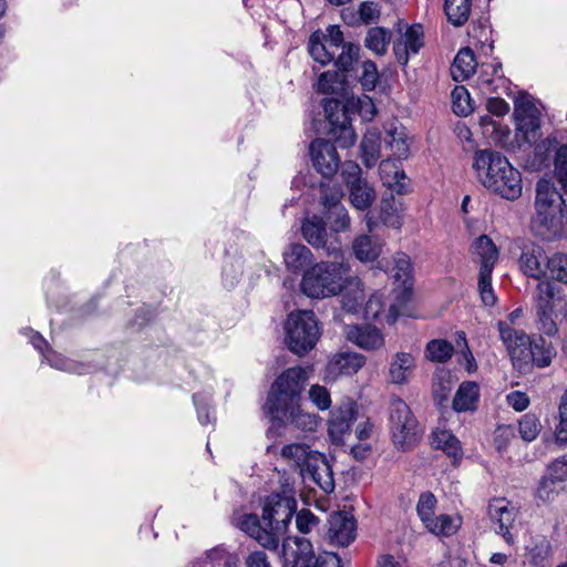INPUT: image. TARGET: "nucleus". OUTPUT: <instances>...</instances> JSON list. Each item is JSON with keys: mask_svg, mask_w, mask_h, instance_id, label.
Returning <instances> with one entry per match:
<instances>
[{"mask_svg": "<svg viewBox=\"0 0 567 567\" xmlns=\"http://www.w3.org/2000/svg\"><path fill=\"white\" fill-rule=\"evenodd\" d=\"M320 519L309 509L303 508L296 515V526L301 534H309L318 528Z\"/></svg>", "mask_w": 567, "mask_h": 567, "instance_id": "57", "label": "nucleus"}, {"mask_svg": "<svg viewBox=\"0 0 567 567\" xmlns=\"http://www.w3.org/2000/svg\"><path fill=\"white\" fill-rule=\"evenodd\" d=\"M559 423L556 426V435L560 441H567V389L559 401Z\"/></svg>", "mask_w": 567, "mask_h": 567, "instance_id": "63", "label": "nucleus"}, {"mask_svg": "<svg viewBox=\"0 0 567 567\" xmlns=\"http://www.w3.org/2000/svg\"><path fill=\"white\" fill-rule=\"evenodd\" d=\"M361 158L364 165L369 168L377 165L380 158L381 151V135L377 130H369L363 135L360 144Z\"/></svg>", "mask_w": 567, "mask_h": 567, "instance_id": "35", "label": "nucleus"}, {"mask_svg": "<svg viewBox=\"0 0 567 567\" xmlns=\"http://www.w3.org/2000/svg\"><path fill=\"white\" fill-rule=\"evenodd\" d=\"M451 95L453 112L456 115L466 116L473 111L470 93L464 86H456Z\"/></svg>", "mask_w": 567, "mask_h": 567, "instance_id": "53", "label": "nucleus"}, {"mask_svg": "<svg viewBox=\"0 0 567 567\" xmlns=\"http://www.w3.org/2000/svg\"><path fill=\"white\" fill-rule=\"evenodd\" d=\"M306 382L307 371L301 367L289 368L276 378L264 405L265 413L272 422L296 410L301 402Z\"/></svg>", "mask_w": 567, "mask_h": 567, "instance_id": "4", "label": "nucleus"}, {"mask_svg": "<svg viewBox=\"0 0 567 567\" xmlns=\"http://www.w3.org/2000/svg\"><path fill=\"white\" fill-rule=\"evenodd\" d=\"M281 556L285 567H341L340 557L324 551L315 557L312 544L305 537H287L282 542Z\"/></svg>", "mask_w": 567, "mask_h": 567, "instance_id": "6", "label": "nucleus"}, {"mask_svg": "<svg viewBox=\"0 0 567 567\" xmlns=\"http://www.w3.org/2000/svg\"><path fill=\"white\" fill-rule=\"evenodd\" d=\"M404 42L403 44L398 43L394 45V52L398 61L401 64H406L409 60V54L419 53L420 49L423 47V28L421 24H413L409 27L404 33Z\"/></svg>", "mask_w": 567, "mask_h": 567, "instance_id": "27", "label": "nucleus"}, {"mask_svg": "<svg viewBox=\"0 0 567 567\" xmlns=\"http://www.w3.org/2000/svg\"><path fill=\"white\" fill-rule=\"evenodd\" d=\"M555 289L550 281H539L536 287L535 311L554 310Z\"/></svg>", "mask_w": 567, "mask_h": 567, "instance_id": "48", "label": "nucleus"}, {"mask_svg": "<svg viewBox=\"0 0 567 567\" xmlns=\"http://www.w3.org/2000/svg\"><path fill=\"white\" fill-rule=\"evenodd\" d=\"M319 190L331 230L334 233L347 230L350 226V217L346 207L341 205L342 193L338 188H331L326 183H320Z\"/></svg>", "mask_w": 567, "mask_h": 567, "instance_id": "14", "label": "nucleus"}, {"mask_svg": "<svg viewBox=\"0 0 567 567\" xmlns=\"http://www.w3.org/2000/svg\"><path fill=\"white\" fill-rule=\"evenodd\" d=\"M537 329L548 336L554 337L558 332L557 323L554 320V310L536 312Z\"/></svg>", "mask_w": 567, "mask_h": 567, "instance_id": "58", "label": "nucleus"}, {"mask_svg": "<svg viewBox=\"0 0 567 567\" xmlns=\"http://www.w3.org/2000/svg\"><path fill=\"white\" fill-rule=\"evenodd\" d=\"M472 249L473 255L478 257L480 270H494L499 252L488 236L482 235L476 238L473 243Z\"/></svg>", "mask_w": 567, "mask_h": 567, "instance_id": "30", "label": "nucleus"}, {"mask_svg": "<svg viewBox=\"0 0 567 567\" xmlns=\"http://www.w3.org/2000/svg\"><path fill=\"white\" fill-rule=\"evenodd\" d=\"M385 302L382 293H373L367 301L364 313L368 319H379L384 310Z\"/></svg>", "mask_w": 567, "mask_h": 567, "instance_id": "62", "label": "nucleus"}, {"mask_svg": "<svg viewBox=\"0 0 567 567\" xmlns=\"http://www.w3.org/2000/svg\"><path fill=\"white\" fill-rule=\"evenodd\" d=\"M502 63L494 61L488 65L483 64L481 74L478 76V84L481 90L485 93H492L496 91L495 81H503V74L501 73Z\"/></svg>", "mask_w": 567, "mask_h": 567, "instance_id": "45", "label": "nucleus"}, {"mask_svg": "<svg viewBox=\"0 0 567 567\" xmlns=\"http://www.w3.org/2000/svg\"><path fill=\"white\" fill-rule=\"evenodd\" d=\"M530 350V369L533 367H537L539 369L547 368L556 357V351L553 344L547 342L543 337L532 340Z\"/></svg>", "mask_w": 567, "mask_h": 567, "instance_id": "40", "label": "nucleus"}, {"mask_svg": "<svg viewBox=\"0 0 567 567\" xmlns=\"http://www.w3.org/2000/svg\"><path fill=\"white\" fill-rule=\"evenodd\" d=\"M415 367L414 358L406 352L395 354L390 363L389 374L392 383L404 384L409 380V374Z\"/></svg>", "mask_w": 567, "mask_h": 567, "instance_id": "37", "label": "nucleus"}, {"mask_svg": "<svg viewBox=\"0 0 567 567\" xmlns=\"http://www.w3.org/2000/svg\"><path fill=\"white\" fill-rule=\"evenodd\" d=\"M515 439L516 426L513 424L499 425L494 432V445L498 452L506 451L512 441Z\"/></svg>", "mask_w": 567, "mask_h": 567, "instance_id": "54", "label": "nucleus"}, {"mask_svg": "<svg viewBox=\"0 0 567 567\" xmlns=\"http://www.w3.org/2000/svg\"><path fill=\"white\" fill-rule=\"evenodd\" d=\"M454 352V347L451 342L443 339L431 340L426 344L425 357L432 362H446Z\"/></svg>", "mask_w": 567, "mask_h": 567, "instance_id": "46", "label": "nucleus"}, {"mask_svg": "<svg viewBox=\"0 0 567 567\" xmlns=\"http://www.w3.org/2000/svg\"><path fill=\"white\" fill-rule=\"evenodd\" d=\"M310 156L313 167L323 177H332L340 168V157L337 147L330 141L316 138L310 144Z\"/></svg>", "mask_w": 567, "mask_h": 567, "instance_id": "15", "label": "nucleus"}, {"mask_svg": "<svg viewBox=\"0 0 567 567\" xmlns=\"http://www.w3.org/2000/svg\"><path fill=\"white\" fill-rule=\"evenodd\" d=\"M548 262L547 278L567 285V254L555 252Z\"/></svg>", "mask_w": 567, "mask_h": 567, "instance_id": "50", "label": "nucleus"}, {"mask_svg": "<svg viewBox=\"0 0 567 567\" xmlns=\"http://www.w3.org/2000/svg\"><path fill=\"white\" fill-rule=\"evenodd\" d=\"M310 401L321 411L331 406V398L329 391L319 384H315L309 390Z\"/></svg>", "mask_w": 567, "mask_h": 567, "instance_id": "60", "label": "nucleus"}, {"mask_svg": "<svg viewBox=\"0 0 567 567\" xmlns=\"http://www.w3.org/2000/svg\"><path fill=\"white\" fill-rule=\"evenodd\" d=\"M473 168L482 185L502 198L514 200L522 195V176L499 152L477 150L473 158Z\"/></svg>", "mask_w": 567, "mask_h": 567, "instance_id": "2", "label": "nucleus"}, {"mask_svg": "<svg viewBox=\"0 0 567 567\" xmlns=\"http://www.w3.org/2000/svg\"><path fill=\"white\" fill-rule=\"evenodd\" d=\"M274 423H277L279 426L290 423L303 432H312L318 425L317 415L303 412L300 404L296 406L291 414L285 413L282 417L276 419Z\"/></svg>", "mask_w": 567, "mask_h": 567, "instance_id": "39", "label": "nucleus"}, {"mask_svg": "<svg viewBox=\"0 0 567 567\" xmlns=\"http://www.w3.org/2000/svg\"><path fill=\"white\" fill-rule=\"evenodd\" d=\"M550 257L539 245H527L519 257V268L523 274L534 279H545L548 274Z\"/></svg>", "mask_w": 567, "mask_h": 567, "instance_id": "20", "label": "nucleus"}, {"mask_svg": "<svg viewBox=\"0 0 567 567\" xmlns=\"http://www.w3.org/2000/svg\"><path fill=\"white\" fill-rule=\"evenodd\" d=\"M535 208L532 221L535 233L546 240L558 237L567 223V205L551 181L537 182Z\"/></svg>", "mask_w": 567, "mask_h": 567, "instance_id": "3", "label": "nucleus"}, {"mask_svg": "<svg viewBox=\"0 0 567 567\" xmlns=\"http://www.w3.org/2000/svg\"><path fill=\"white\" fill-rule=\"evenodd\" d=\"M365 363L364 355L355 352H339L329 362V370L332 373L352 375Z\"/></svg>", "mask_w": 567, "mask_h": 567, "instance_id": "29", "label": "nucleus"}, {"mask_svg": "<svg viewBox=\"0 0 567 567\" xmlns=\"http://www.w3.org/2000/svg\"><path fill=\"white\" fill-rule=\"evenodd\" d=\"M193 402L196 406L197 417L202 425H208L215 422V416L210 412L209 398L196 393L193 395Z\"/></svg>", "mask_w": 567, "mask_h": 567, "instance_id": "56", "label": "nucleus"}, {"mask_svg": "<svg viewBox=\"0 0 567 567\" xmlns=\"http://www.w3.org/2000/svg\"><path fill=\"white\" fill-rule=\"evenodd\" d=\"M343 40L339 25H329L324 32L317 30L311 33L308 40V52L316 62L327 65L334 60L343 45Z\"/></svg>", "mask_w": 567, "mask_h": 567, "instance_id": "10", "label": "nucleus"}, {"mask_svg": "<svg viewBox=\"0 0 567 567\" xmlns=\"http://www.w3.org/2000/svg\"><path fill=\"white\" fill-rule=\"evenodd\" d=\"M312 462L305 471V477L311 478L324 493H331L334 489V478L332 466L327 457L319 453L312 456Z\"/></svg>", "mask_w": 567, "mask_h": 567, "instance_id": "24", "label": "nucleus"}, {"mask_svg": "<svg viewBox=\"0 0 567 567\" xmlns=\"http://www.w3.org/2000/svg\"><path fill=\"white\" fill-rule=\"evenodd\" d=\"M436 497L431 492H424L420 495L416 513L422 523H425L434 515V509L436 507Z\"/></svg>", "mask_w": 567, "mask_h": 567, "instance_id": "55", "label": "nucleus"}, {"mask_svg": "<svg viewBox=\"0 0 567 567\" xmlns=\"http://www.w3.org/2000/svg\"><path fill=\"white\" fill-rule=\"evenodd\" d=\"M487 513L495 532L502 535L508 545H513L515 539L511 528L517 518L518 508L507 498L497 497L489 502Z\"/></svg>", "mask_w": 567, "mask_h": 567, "instance_id": "13", "label": "nucleus"}, {"mask_svg": "<svg viewBox=\"0 0 567 567\" xmlns=\"http://www.w3.org/2000/svg\"><path fill=\"white\" fill-rule=\"evenodd\" d=\"M328 529L326 537L330 544L346 547L349 546L357 536V523L353 516L344 512H334L329 516L327 523Z\"/></svg>", "mask_w": 567, "mask_h": 567, "instance_id": "17", "label": "nucleus"}, {"mask_svg": "<svg viewBox=\"0 0 567 567\" xmlns=\"http://www.w3.org/2000/svg\"><path fill=\"white\" fill-rule=\"evenodd\" d=\"M389 423L395 447L411 450L419 437V423L410 406L400 398H392L389 408Z\"/></svg>", "mask_w": 567, "mask_h": 567, "instance_id": "7", "label": "nucleus"}, {"mask_svg": "<svg viewBox=\"0 0 567 567\" xmlns=\"http://www.w3.org/2000/svg\"><path fill=\"white\" fill-rule=\"evenodd\" d=\"M507 404L517 412L526 410L529 405V398L525 392L513 391L506 395Z\"/></svg>", "mask_w": 567, "mask_h": 567, "instance_id": "64", "label": "nucleus"}, {"mask_svg": "<svg viewBox=\"0 0 567 567\" xmlns=\"http://www.w3.org/2000/svg\"><path fill=\"white\" fill-rule=\"evenodd\" d=\"M492 274L493 270L484 269L478 271V292L482 302L488 307L494 306L497 300L492 286Z\"/></svg>", "mask_w": 567, "mask_h": 567, "instance_id": "52", "label": "nucleus"}, {"mask_svg": "<svg viewBox=\"0 0 567 567\" xmlns=\"http://www.w3.org/2000/svg\"><path fill=\"white\" fill-rule=\"evenodd\" d=\"M300 289L309 298L324 299L349 291L344 296L343 308L354 312L362 305L364 295L358 276L351 275L350 266L341 260L320 261L309 267L303 274Z\"/></svg>", "mask_w": 567, "mask_h": 567, "instance_id": "1", "label": "nucleus"}, {"mask_svg": "<svg viewBox=\"0 0 567 567\" xmlns=\"http://www.w3.org/2000/svg\"><path fill=\"white\" fill-rule=\"evenodd\" d=\"M534 152L538 167L548 166L553 158L554 176L567 194V143L545 138L535 146Z\"/></svg>", "mask_w": 567, "mask_h": 567, "instance_id": "11", "label": "nucleus"}, {"mask_svg": "<svg viewBox=\"0 0 567 567\" xmlns=\"http://www.w3.org/2000/svg\"><path fill=\"white\" fill-rule=\"evenodd\" d=\"M357 403L352 400H346L341 405L331 412L329 420V436L337 445L344 444V439L351 433V426L357 420Z\"/></svg>", "mask_w": 567, "mask_h": 567, "instance_id": "16", "label": "nucleus"}, {"mask_svg": "<svg viewBox=\"0 0 567 567\" xmlns=\"http://www.w3.org/2000/svg\"><path fill=\"white\" fill-rule=\"evenodd\" d=\"M282 257L287 270L295 275L305 272L313 261L311 250L302 244H291Z\"/></svg>", "mask_w": 567, "mask_h": 567, "instance_id": "25", "label": "nucleus"}, {"mask_svg": "<svg viewBox=\"0 0 567 567\" xmlns=\"http://www.w3.org/2000/svg\"><path fill=\"white\" fill-rule=\"evenodd\" d=\"M384 142L392 152L395 159H405L410 155V142L405 128L403 126L391 125L386 130Z\"/></svg>", "mask_w": 567, "mask_h": 567, "instance_id": "32", "label": "nucleus"}, {"mask_svg": "<svg viewBox=\"0 0 567 567\" xmlns=\"http://www.w3.org/2000/svg\"><path fill=\"white\" fill-rule=\"evenodd\" d=\"M295 512L296 501L291 497L272 494L265 499L262 522L272 533L277 534L278 543L281 535L287 530Z\"/></svg>", "mask_w": 567, "mask_h": 567, "instance_id": "9", "label": "nucleus"}, {"mask_svg": "<svg viewBox=\"0 0 567 567\" xmlns=\"http://www.w3.org/2000/svg\"><path fill=\"white\" fill-rule=\"evenodd\" d=\"M497 327L514 368L523 373L528 372L530 370V338L523 330L513 328L508 322L499 321Z\"/></svg>", "mask_w": 567, "mask_h": 567, "instance_id": "8", "label": "nucleus"}, {"mask_svg": "<svg viewBox=\"0 0 567 567\" xmlns=\"http://www.w3.org/2000/svg\"><path fill=\"white\" fill-rule=\"evenodd\" d=\"M347 340L364 350H377L384 343L381 331L370 324H353L344 328Z\"/></svg>", "mask_w": 567, "mask_h": 567, "instance_id": "23", "label": "nucleus"}, {"mask_svg": "<svg viewBox=\"0 0 567 567\" xmlns=\"http://www.w3.org/2000/svg\"><path fill=\"white\" fill-rule=\"evenodd\" d=\"M43 360L52 368L70 373L85 374L92 370L91 364L65 358L51 349H48V351L43 353Z\"/></svg>", "mask_w": 567, "mask_h": 567, "instance_id": "36", "label": "nucleus"}, {"mask_svg": "<svg viewBox=\"0 0 567 567\" xmlns=\"http://www.w3.org/2000/svg\"><path fill=\"white\" fill-rule=\"evenodd\" d=\"M542 424L539 419L533 413L524 414L519 421L516 431L525 442H533L540 433Z\"/></svg>", "mask_w": 567, "mask_h": 567, "instance_id": "49", "label": "nucleus"}, {"mask_svg": "<svg viewBox=\"0 0 567 567\" xmlns=\"http://www.w3.org/2000/svg\"><path fill=\"white\" fill-rule=\"evenodd\" d=\"M349 190L351 204L359 210L369 208L375 199V192L367 181L353 184Z\"/></svg>", "mask_w": 567, "mask_h": 567, "instance_id": "43", "label": "nucleus"}, {"mask_svg": "<svg viewBox=\"0 0 567 567\" xmlns=\"http://www.w3.org/2000/svg\"><path fill=\"white\" fill-rule=\"evenodd\" d=\"M394 281L402 288V293L412 289V265L410 257L404 252H398L394 258L393 275Z\"/></svg>", "mask_w": 567, "mask_h": 567, "instance_id": "41", "label": "nucleus"}, {"mask_svg": "<svg viewBox=\"0 0 567 567\" xmlns=\"http://www.w3.org/2000/svg\"><path fill=\"white\" fill-rule=\"evenodd\" d=\"M477 66L474 52L470 48L461 49L454 58L451 73L455 81L462 82L467 80Z\"/></svg>", "mask_w": 567, "mask_h": 567, "instance_id": "33", "label": "nucleus"}, {"mask_svg": "<svg viewBox=\"0 0 567 567\" xmlns=\"http://www.w3.org/2000/svg\"><path fill=\"white\" fill-rule=\"evenodd\" d=\"M354 256L363 262L375 260L382 249V244L379 239L372 238L369 235H360L352 244Z\"/></svg>", "mask_w": 567, "mask_h": 567, "instance_id": "38", "label": "nucleus"}, {"mask_svg": "<svg viewBox=\"0 0 567 567\" xmlns=\"http://www.w3.org/2000/svg\"><path fill=\"white\" fill-rule=\"evenodd\" d=\"M360 53V47L351 42H344L340 48V52L336 54L332 62L342 73L350 72L353 64L358 61Z\"/></svg>", "mask_w": 567, "mask_h": 567, "instance_id": "44", "label": "nucleus"}, {"mask_svg": "<svg viewBox=\"0 0 567 567\" xmlns=\"http://www.w3.org/2000/svg\"><path fill=\"white\" fill-rule=\"evenodd\" d=\"M480 401V386L474 381H464L460 384L453 399V410L462 413L475 411Z\"/></svg>", "mask_w": 567, "mask_h": 567, "instance_id": "28", "label": "nucleus"}, {"mask_svg": "<svg viewBox=\"0 0 567 567\" xmlns=\"http://www.w3.org/2000/svg\"><path fill=\"white\" fill-rule=\"evenodd\" d=\"M379 73L374 62L368 60L362 64L360 83L365 91H372L378 82Z\"/></svg>", "mask_w": 567, "mask_h": 567, "instance_id": "59", "label": "nucleus"}, {"mask_svg": "<svg viewBox=\"0 0 567 567\" xmlns=\"http://www.w3.org/2000/svg\"><path fill=\"white\" fill-rule=\"evenodd\" d=\"M340 167L342 179L348 185V187H351L355 183L365 181L361 177V168L355 162L346 161L342 165H340Z\"/></svg>", "mask_w": 567, "mask_h": 567, "instance_id": "61", "label": "nucleus"}, {"mask_svg": "<svg viewBox=\"0 0 567 567\" xmlns=\"http://www.w3.org/2000/svg\"><path fill=\"white\" fill-rule=\"evenodd\" d=\"M236 525L240 530L256 539L264 548L272 551L278 550L277 534L272 533L264 522H260L256 514H244L239 516Z\"/></svg>", "mask_w": 567, "mask_h": 567, "instance_id": "19", "label": "nucleus"}, {"mask_svg": "<svg viewBox=\"0 0 567 567\" xmlns=\"http://www.w3.org/2000/svg\"><path fill=\"white\" fill-rule=\"evenodd\" d=\"M432 446L442 450L452 460L454 465L463 458V449L460 440L449 430L436 429L432 432Z\"/></svg>", "mask_w": 567, "mask_h": 567, "instance_id": "26", "label": "nucleus"}, {"mask_svg": "<svg viewBox=\"0 0 567 567\" xmlns=\"http://www.w3.org/2000/svg\"><path fill=\"white\" fill-rule=\"evenodd\" d=\"M472 0H445L444 11L447 20L455 27L463 25L470 17Z\"/></svg>", "mask_w": 567, "mask_h": 567, "instance_id": "42", "label": "nucleus"}, {"mask_svg": "<svg viewBox=\"0 0 567 567\" xmlns=\"http://www.w3.org/2000/svg\"><path fill=\"white\" fill-rule=\"evenodd\" d=\"M514 114L517 121V128L522 131L526 140L529 136L535 137L536 132L540 127V111L529 97H520L516 100Z\"/></svg>", "mask_w": 567, "mask_h": 567, "instance_id": "21", "label": "nucleus"}, {"mask_svg": "<svg viewBox=\"0 0 567 567\" xmlns=\"http://www.w3.org/2000/svg\"><path fill=\"white\" fill-rule=\"evenodd\" d=\"M391 39V33L383 28H371L368 31L365 47L378 55L385 53Z\"/></svg>", "mask_w": 567, "mask_h": 567, "instance_id": "47", "label": "nucleus"}, {"mask_svg": "<svg viewBox=\"0 0 567 567\" xmlns=\"http://www.w3.org/2000/svg\"><path fill=\"white\" fill-rule=\"evenodd\" d=\"M567 481V455L556 458L548 467L537 488V496L548 501L557 491V485Z\"/></svg>", "mask_w": 567, "mask_h": 567, "instance_id": "22", "label": "nucleus"}, {"mask_svg": "<svg viewBox=\"0 0 567 567\" xmlns=\"http://www.w3.org/2000/svg\"><path fill=\"white\" fill-rule=\"evenodd\" d=\"M344 75L337 71H327L320 74L317 89L323 94H332L342 89Z\"/></svg>", "mask_w": 567, "mask_h": 567, "instance_id": "51", "label": "nucleus"}, {"mask_svg": "<svg viewBox=\"0 0 567 567\" xmlns=\"http://www.w3.org/2000/svg\"><path fill=\"white\" fill-rule=\"evenodd\" d=\"M462 519L460 516H451L447 514L433 515L432 518L423 523L431 534L443 537L454 535L460 529Z\"/></svg>", "mask_w": 567, "mask_h": 567, "instance_id": "34", "label": "nucleus"}, {"mask_svg": "<svg viewBox=\"0 0 567 567\" xmlns=\"http://www.w3.org/2000/svg\"><path fill=\"white\" fill-rule=\"evenodd\" d=\"M302 236L315 248H323L328 256L342 257L341 244L336 241L327 245L326 223L321 217L312 216L302 223Z\"/></svg>", "mask_w": 567, "mask_h": 567, "instance_id": "18", "label": "nucleus"}, {"mask_svg": "<svg viewBox=\"0 0 567 567\" xmlns=\"http://www.w3.org/2000/svg\"><path fill=\"white\" fill-rule=\"evenodd\" d=\"M285 330L288 349L300 357L311 351L320 338L319 323L311 310L291 312L287 318Z\"/></svg>", "mask_w": 567, "mask_h": 567, "instance_id": "5", "label": "nucleus"}, {"mask_svg": "<svg viewBox=\"0 0 567 567\" xmlns=\"http://www.w3.org/2000/svg\"><path fill=\"white\" fill-rule=\"evenodd\" d=\"M318 454L319 452L312 451L308 445L301 443L285 445L280 453L281 457L298 467L302 475H305L306 468L312 462L310 458Z\"/></svg>", "mask_w": 567, "mask_h": 567, "instance_id": "31", "label": "nucleus"}, {"mask_svg": "<svg viewBox=\"0 0 567 567\" xmlns=\"http://www.w3.org/2000/svg\"><path fill=\"white\" fill-rule=\"evenodd\" d=\"M323 110L329 124L328 134L341 148H348L355 142L357 135L349 124L343 105L334 99L323 100Z\"/></svg>", "mask_w": 567, "mask_h": 567, "instance_id": "12", "label": "nucleus"}]
</instances>
